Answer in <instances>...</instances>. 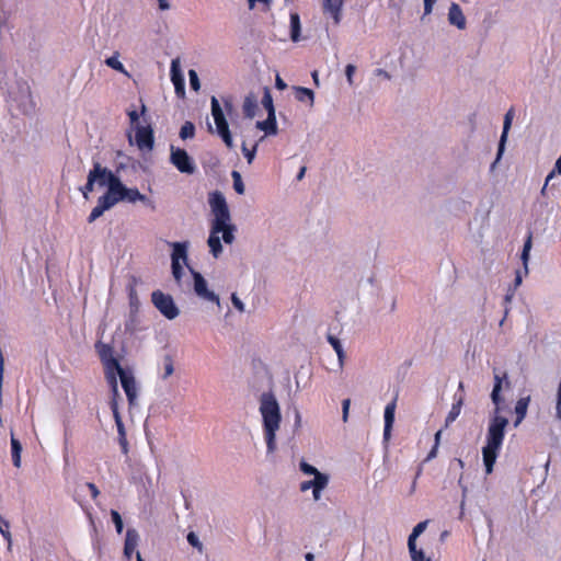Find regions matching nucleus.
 Here are the masks:
<instances>
[{"mask_svg":"<svg viewBox=\"0 0 561 561\" xmlns=\"http://www.w3.org/2000/svg\"><path fill=\"white\" fill-rule=\"evenodd\" d=\"M503 382H505L506 388L511 387L507 373H504L503 376L494 374V386L491 392V400L495 408L488 427L486 445L482 448L483 462L486 473H491L493 470V466L496 461L499 450L504 439L505 428L508 425V420L505 416L500 415V405L503 402V398L501 396Z\"/></svg>","mask_w":561,"mask_h":561,"instance_id":"1","label":"nucleus"},{"mask_svg":"<svg viewBox=\"0 0 561 561\" xmlns=\"http://www.w3.org/2000/svg\"><path fill=\"white\" fill-rule=\"evenodd\" d=\"M259 410L262 416L267 453L273 454L277 448L276 433L279 430L282 422L280 408L273 392H263L260 396Z\"/></svg>","mask_w":561,"mask_h":561,"instance_id":"2","label":"nucleus"},{"mask_svg":"<svg viewBox=\"0 0 561 561\" xmlns=\"http://www.w3.org/2000/svg\"><path fill=\"white\" fill-rule=\"evenodd\" d=\"M160 469L151 454L142 455L131 466V480L138 490L149 491L158 485Z\"/></svg>","mask_w":561,"mask_h":561,"instance_id":"3","label":"nucleus"},{"mask_svg":"<svg viewBox=\"0 0 561 561\" xmlns=\"http://www.w3.org/2000/svg\"><path fill=\"white\" fill-rule=\"evenodd\" d=\"M208 203L211 214L214 215L213 219L220 218L222 214L224 224L220 233H222L224 242L231 244L234 241V231L237 228L231 222V215L225 195L220 191H214L208 195Z\"/></svg>","mask_w":561,"mask_h":561,"instance_id":"4","label":"nucleus"},{"mask_svg":"<svg viewBox=\"0 0 561 561\" xmlns=\"http://www.w3.org/2000/svg\"><path fill=\"white\" fill-rule=\"evenodd\" d=\"M211 115L216 124V131L228 148H233V140L222 107L216 96H211Z\"/></svg>","mask_w":561,"mask_h":561,"instance_id":"5","label":"nucleus"},{"mask_svg":"<svg viewBox=\"0 0 561 561\" xmlns=\"http://www.w3.org/2000/svg\"><path fill=\"white\" fill-rule=\"evenodd\" d=\"M151 301L160 313L168 320H173L180 314V309L175 305L173 298L169 294L161 290H154L151 294Z\"/></svg>","mask_w":561,"mask_h":561,"instance_id":"6","label":"nucleus"},{"mask_svg":"<svg viewBox=\"0 0 561 561\" xmlns=\"http://www.w3.org/2000/svg\"><path fill=\"white\" fill-rule=\"evenodd\" d=\"M170 162L181 173L191 175L196 172V164L187 151L185 149L174 147L173 145L170 147Z\"/></svg>","mask_w":561,"mask_h":561,"instance_id":"7","label":"nucleus"},{"mask_svg":"<svg viewBox=\"0 0 561 561\" xmlns=\"http://www.w3.org/2000/svg\"><path fill=\"white\" fill-rule=\"evenodd\" d=\"M191 273H192L193 280H194L193 288H194L195 295L199 299L207 301V302L216 304L219 307L220 298L215 291H213L208 288V283L204 278V276L199 272L194 271L193 268H191Z\"/></svg>","mask_w":561,"mask_h":561,"instance_id":"8","label":"nucleus"},{"mask_svg":"<svg viewBox=\"0 0 561 561\" xmlns=\"http://www.w3.org/2000/svg\"><path fill=\"white\" fill-rule=\"evenodd\" d=\"M116 374L119 376L121 383L126 393L129 405H136L138 398V388L135 377L133 376L131 373L126 371L124 368H119V370L115 371V375Z\"/></svg>","mask_w":561,"mask_h":561,"instance_id":"9","label":"nucleus"},{"mask_svg":"<svg viewBox=\"0 0 561 561\" xmlns=\"http://www.w3.org/2000/svg\"><path fill=\"white\" fill-rule=\"evenodd\" d=\"M101 360L103 362L106 370V379L108 380V374H115V371L123 368L119 362L113 356V347L108 344L101 342L95 345Z\"/></svg>","mask_w":561,"mask_h":561,"instance_id":"10","label":"nucleus"},{"mask_svg":"<svg viewBox=\"0 0 561 561\" xmlns=\"http://www.w3.org/2000/svg\"><path fill=\"white\" fill-rule=\"evenodd\" d=\"M222 214L220 215V218L213 219L211 226H210V233L207 240V244L210 249V253L215 259L219 257V255L222 253V244L220 241V230H222Z\"/></svg>","mask_w":561,"mask_h":561,"instance_id":"11","label":"nucleus"},{"mask_svg":"<svg viewBox=\"0 0 561 561\" xmlns=\"http://www.w3.org/2000/svg\"><path fill=\"white\" fill-rule=\"evenodd\" d=\"M91 171H98L96 184L99 186H107V190H111L115 186V183L121 182V179L115 175L110 169L103 167L100 162L95 161L93 163V169Z\"/></svg>","mask_w":561,"mask_h":561,"instance_id":"12","label":"nucleus"},{"mask_svg":"<svg viewBox=\"0 0 561 561\" xmlns=\"http://www.w3.org/2000/svg\"><path fill=\"white\" fill-rule=\"evenodd\" d=\"M115 190L117 192L116 195L118 202L127 201L129 203H136L147 201V196L141 194L138 188H128L122 183V181L119 184L115 183Z\"/></svg>","mask_w":561,"mask_h":561,"instance_id":"13","label":"nucleus"},{"mask_svg":"<svg viewBox=\"0 0 561 561\" xmlns=\"http://www.w3.org/2000/svg\"><path fill=\"white\" fill-rule=\"evenodd\" d=\"M136 144L140 150H152L154 145L153 130L150 126H138L135 135Z\"/></svg>","mask_w":561,"mask_h":561,"instance_id":"14","label":"nucleus"},{"mask_svg":"<svg viewBox=\"0 0 561 561\" xmlns=\"http://www.w3.org/2000/svg\"><path fill=\"white\" fill-rule=\"evenodd\" d=\"M513 115H514V111H513V108H511V110H508L506 112V114L504 116L503 131H502V135H501V138H500V142H499L497 154H496L495 161L491 165V169H494L496 163L502 158V154H503L504 148H505V142H506V139H507V134H508V130H510V128L512 126Z\"/></svg>","mask_w":561,"mask_h":561,"instance_id":"15","label":"nucleus"},{"mask_svg":"<svg viewBox=\"0 0 561 561\" xmlns=\"http://www.w3.org/2000/svg\"><path fill=\"white\" fill-rule=\"evenodd\" d=\"M447 19L449 24L456 26L458 30H465L467 26L466 16L460 5L456 2L450 4Z\"/></svg>","mask_w":561,"mask_h":561,"instance_id":"16","label":"nucleus"},{"mask_svg":"<svg viewBox=\"0 0 561 561\" xmlns=\"http://www.w3.org/2000/svg\"><path fill=\"white\" fill-rule=\"evenodd\" d=\"M322 2L323 12L329 13L337 25L341 22L344 0H322Z\"/></svg>","mask_w":561,"mask_h":561,"instance_id":"17","label":"nucleus"},{"mask_svg":"<svg viewBox=\"0 0 561 561\" xmlns=\"http://www.w3.org/2000/svg\"><path fill=\"white\" fill-rule=\"evenodd\" d=\"M139 542V534L135 528H128L125 536L124 556L129 560Z\"/></svg>","mask_w":561,"mask_h":561,"instance_id":"18","label":"nucleus"},{"mask_svg":"<svg viewBox=\"0 0 561 561\" xmlns=\"http://www.w3.org/2000/svg\"><path fill=\"white\" fill-rule=\"evenodd\" d=\"M394 412H396V399L388 403L385 408V428H383V439L388 442L391 435V430L394 423Z\"/></svg>","mask_w":561,"mask_h":561,"instance_id":"19","label":"nucleus"},{"mask_svg":"<svg viewBox=\"0 0 561 561\" xmlns=\"http://www.w3.org/2000/svg\"><path fill=\"white\" fill-rule=\"evenodd\" d=\"M115 186H113L111 190H107L102 196L98 199V206H100L104 211L111 209L113 206H115L118 202L117 195H116Z\"/></svg>","mask_w":561,"mask_h":561,"instance_id":"20","label":"nucleus"},{"mask_svg":"<svg viewBox=\"0 0 561 561\" xmlns=\"http://www.w3.org/2000/svg\"><path fill=\"white\" fill-rule=\"evenodd\" d=\"M170 245L173 249L171 254V263H180V260H183V262L186 264L188 242H172Z\"/></svg>","mask_w":561,"mask_h":561,"instance_id":"21","label":"nucleus"},{"mask_svg":"<svg viewBox=\"0 0 561 561\" xmlns=\"http://www.w3.org/2000/svg\"><path fill=\"white\" fill-rule=\"evenodd\" d=\"M529 402H530V396H527V397H524V398H520L517 400L516 405H515V414H516V420L514 422L515 427H517L525 419V416L527 414Z\"/></svg>","mask_w":561,"mask_h":561,"instance_id":"22","label":"nucleus"},{"mask_svg":"<svg viewBox=\"0 0 561 561\" xmlns=\"http://www.w3.org/2000/svg\"><path fill=\"white\" fill-rule=\"evenodd\" d=\"M256 128L263 130L265 135H276L277 134V123L276 115L268 114L265 121L256 122Z\"/></svg>","mask_w":561,"mask_h":561,"instance_id":"23","label":"nucleus"},{"mask_svg":"<svg viewBox=\"0 0 561 561\" xmlns=\"http://www.w3.org/2000/svg\"><path fill=\"white\" fill-rule=\"evenodd\" d=\"M107 381L111 386V391H112L110 407H111L112 412L117 411L118 410L117 399L119 398V392H118L117 378H116L115 374H108Z\"/></svg>","mask_w":561,"mask_h":561,"instance_id":"24","label":"nucleus"},{"mask_svg":"<svg viewBox=\"0 0 561 561\" xmlns=\"http://www.w3.org/2000/svg\"><path fill=\"white\" fill-rule=\"evenodd\" d=\"M257 110V100L253 94H249L245 96L243 102V113L248 118H253L256 114Z\"/></svg>","mask_w":561,"mask_h":561,"instance_id":"25","label":"nucleus"},{"mask_svg":"<svg viewBox=\"0 0 561 561\" xmlns=\"http://www.w3.org/2000/svg\"><path fill=\"white\" fill-rule=\"evenodd\" d=\"M295 91V98L299 102H306L309 101L310 106L313 105L314 102V93L311 89L304 88V87H294Z\"/></svg>","mask_w":561,"mask_h":561,"instance_id":"26","label":"nucleus"},{"mask_svg":"<svg viewBox=\"0 0 561 561\" xmlns=\"http://www.w3.org/2000/svg\"><path fill=\"white\" fill-rule=\"evenodd\" d=\"M171 81L173 84H184V77L181 70L180 58L171 61Z\"/></svg>","mask_w":561,"mask_h":561,"instance_id":"27","label":"nucleus"},{"mask_svg":"<svg viewBox=\"0 0 561 561\" xmlns=\"http://www.w3.org/2000/svg\"><path fill=\"white\" fill-rule=\"evenodd\" d=\"M300 18L298 13H291L290 14V39L295 43L299 42L300 39Z\"/></svg>","mask_w":561,"mask_h":561,"instance_id":"28","label":"nucleus"},{"mask_svg":"<svg viewBox=\"0 0 561 561\" xmlns=\"http://www.w3.org/2000/svg\"><path fill=\"white\" fill-rule=\"evenodd\" d=\"M462 404H463V397L460 396L459 398L456 399L449 413L446 416V420H445L446 426H448L450 423H453L459 416Z\"/></svg>","mask_w":561,"mask_h":561,"instance_id":"29","label":"nucleus"},{"mask_svg":"<svg viewBox=\"0 0 561 561\" xmlns=\"http://www.w3.org/2000/svg\"><path fill=\"white\" fill-rule=\"evenodd\" d=\"M328 342L331 344V346L336 352L340 367L342 368L344 366V359H345V352L343 350V346L341 344V341L333 335H328Z\"/></svg>","mask_w":561,"mask_h":561,"instance_id":"30","label":"nucleus"},{"mask_svg":"<svg viewBox=\"0 0 561 561\" xmlns=\"http://www.w3.org/2000/svg\"><path fill=\"white\" fill-rule=\"evenodd\" d=\"M119 54L116 51L113 56L105 59V65L127 77H130L129 72L125 69L124 65L118 60Z\"/></svg>","mask_w":561,"mask_h":561,"instance_id":"31","label":"nucleus"},{"mask_svg":"<svg viewBox=\"0 0 561 561\" xmlns=\"http://www.w3.org/2000/svg\"><path fill=\"white\" fill-rule=\"evenodd\" d=\"M98 175V171H90L88 174L87 183L80 187V191L85 199H89V194L93 192Z\"/></svg>","mask_w":561,"mask_h":561,"instance_id":"32","label":"nucleus"},{"mask_svg":"<svg viewBox=\"0 0 561 561\" xmlns=\"http://www.w3.org/2000/svg\"><path fill=\"white\" fill-rule=\"evenodd\" d=\"M21 451L22 445L13 435L11 436V453H12V461L15 467H20L21 465Z\"/></svg>","mask_w":561,"mask_h":561,"instance_id":"33","label":"nucleus"},{"mask_svg":"<svg viewBox=\"0 0 561 561\" xmlns=\"http://www.w3.org/2000/svg\"><path fill=\"white\" fill-rule=\"evenodd\" d=\"M329 483V476L318 471L312 479L313 491H322Z\"/></svg>","mask_w":561,"mask_h":561,"instance_id":"34","label":"nucleus"},{"mask_svg":"<svg viewBox=\"0 0 561 561\" xmlns=\"http://www.w3.org/2000/svg\"><path fill=\"white\" fill-rule=\"evenodd\" d=\"M408 549L411 561H431L430 558L425 557L424 551L416 547V542L408 543Z\"/></svg>","mask_w":561,"mask_h":561,"instance_id":"35","label":"nucleus"},{"mask_svg":"<svg viewBox=\"0 0 561 561\" xmlns=\"http://www.w3.org/2000/svg\"><path fill=\"white\" fill-rule=\"evenodd\" d=\"M179 136L183 140L194 138V136H195V125L192 122H190V121L185 122L182 125L181 129H180Z\"/></svg>","mask_w":561,"mask_h":561,"instance_id":"36","label":"nucleus"},{"mask_svg":"<svg viewBox=\"0 0 561 561\" xmlns=\"http://www.w3.org/2000/svg\"><path fill=\"white\" fill-rule=\"evenodd\" d=\"M118 432V442L124 454L128 451V442L126 438V431L123 421L115 423Z\"/></svg>","mask_w":561,"mask_h":561,"instance_id":"37","label":"nucleus"},{"mask_svg":"<svg viewBox=\"0 0 561 561\" xmlns=\"http://www.w3.org/2000/svg\"><path fill=\"white\" fill-rule=\"evenodd\" d=\"M530 250H531V234H529L528 238L526 239L524 247H523L522 256H520V259L523 261L525 274H528V261H529Z\"/></svg>","mask_w":561,"mask_h":561,"instance_id":"38","label":"nucleus"},{"mask_svg":"<svg viewBox=\"0 0 561 561\" xmlns=\"http://www.w3.org/2000/svg\"><path fill=\"white\" fill-rule=\"evenodd\" d=\"M231 178H232V181H233V190L239 194V195H243L244 192H245V186H244V183L242 181V176L240 174V172L238 171H232L231 172Z\"/></svg>","mask_w":561,"mask_h":561,"instance_id":"39","label":"nucleus"},{"mask_svg":"<svg viewBox=\"0 0 561 561\" xmlns=\"http://www.w3.org/2000/svg\"><path fill=\"white\" fill-rule=\"evenodd\" d=\"M262 105L265 107L268 114H275V107L273 104V98L268 88H264V94L262 98Z\"/></svg>","mask_w":561,"mask_h":561,"instance_id":"40","label":"nucleus"},{"mask_svg":"<svg viewBox=\"0 0 561 561\" xmlns=\"http://www.w3.org/2000/svg\"><path fill=\"white\" fill-rule=\"evenodd\" d=\"M428 522H420L414 526L412 533L409 535L408 543L416 542L417 537L426 529Z\"/></svg>","mask_w":561,"mask_h":561,"instance_id":"41","label":"nucleus"},{"mask_svg":"<svg viewBox=\"0 0 561 561\" xmlns=\"http://www.w3.org/2000/svg\"><path fill=\"white\" fill-rule=\"evenodd\" d=\"M164 373L162 379H168L174 373L173 359L170 355L164 356Z\"/></svg>","mask_w":561,"mask_h":561,"instance_id":"42","label":"nucleus"},{"mask_svg":"<svg viewBox=\"0 0 561 561\" xmlns=\"http://www.w3.org/2000/svg\"><path fill=\"white\" fill-rule=\"evenodd\" d=\"M241 149H242V152H243L244 157L247 158L248 163L251 164L253 162L254 158H255V154H256L257 142L253 146L252 149H249L247 147V144L243 142Z\"/></svg>","mask_w":561,"mask_h":561,"instance_id":"43","label":"nucleus"},{"mask_svg":"<svg viewBox=\"0 0 561 561\" xmlns=\"http://www.w3.org/2000/svg\"><path fill=\"white\" fill-rule=\"evenodd\" d=\"M129 305H130V312L134 313L138 310L139 300L137 293L134 287L129 288Z\"/></svg>","mask_w":561,"mask_h":561,"instance_id":"44","label":"nucleus"},{"mask_svg":"<svg viewBox=\"0 0 561 561\" xmlns=\"http://www.w3.org/2000/svg\"><path fill=\"white\" fill-rule=\"evenodd\" d=\"M188 78H190L191 88L196 92L199 91L201 82H199L198 75L194 69L188 70Z\"/></svg>","mask_w":561,"mask_h":561,"instance_id":"45","label":"nucleus"},{"mask_svg":"<svg viewBox=\"0 0 561 561\" xmlns=\"http://www.w3.org/2000/svg\"><path fill=\"white\" fill-rule=\"evenodd\" d=\"M111 517H112V520H113V523L115 525L116 531L118 534H122L124 525H123V519H122L119 513L117 511H115V510H112L111 511Z\"/></svg>","mask_w":561,"mask_h":561,"instance_id":"46","label":"nucleus"},{"mask_svg":"<svg viewBox=\"0 0 561 561\" xmlns=\"http://www.w3.org/2000/svg\"><path fill=\"white\" fill-rule=\"evenodd\" d=\"M187 542L194 547L197 548L199 551L202 550V542L199 541L198 536L194 531H190L186 536Z\"/></svg>","mask_w":561,"mask_h":561,"instance_id":"47","label":"nucleus"},{"mask_svg":"<svg viewBox=\"0 0 561 561\" xmlns=\"http://www.w3.org/2000/svg\"><path fill=\"white\" fill-rule=\"evenodd\" d=\"M171 268H172V275H173L174 279L178 283H180L182 275H183V268H182L181 264L180 263H171Z\"/></svg>","mask_w":561,"mask_h":561,"instance_id":"48","label":"nucleus"},{"mask_svg":"<svg viewBox=\"0 0 561 561\" xmlns=\"http://www.w3.org/2000/svg\"><path fill=\"white\" fill-rule=\"evenodd\" d=\"M300 470L306 474H316L319 470L306 461L300 462Z\"/></svg>","mask_w":561,"mask_h":561,"instance_id":"49","label":"nucleus"},{"mask_svg":"<svg viewBox=\"0 0 561 561\" xmlns=\"http://www.w3.org/2000/svg\"><path fill=\"white\" fill-rule=\"evenodd\" d=\"M103 214H104V210L100 206L96 205L92 209V211L88 218V221L91 224V222L95 221L99 217H101Z\"/></svg>","mask_w":561,"mask_h":561,"instance_id":"50","label":"nucleus"},{"mask_svg":"<svg viewBox=\"0 0 561 561\" xmlns=\"http://www.w3.org/2000/svg\"><path fill=\"white\" fill-rule=\"evenodd\" d=\"M356 71V67L352 64H348L346 67H345V76H346V79H347V82L350 85H353V76Z\"/></svg>","mask_w":561,"mask_h":561,"instance_id":"51","label":"nucleus"},{"mask_svg":"<svg viewBox=\"0 0 561 561\" xmlns=\"http://www.w3.org/2000/svg\"><path fill=\"white\" fill-rule=\"evenodd\" d=\"M350 405H351L350 399H344L342 401V420H343V422H347V420H348Z\"/></svg>","mask_w":561,"mask_h":561,"instance_id":"52","label":"nucleus"},{"mask_svg":"<svg viewBox=\"0 0 561 561\" xmlns=\"http://www.w3.org/2000/svg\"><path fill=\"white\" fill-rule=\"evenodd\" d=\"M231 302L237 310H239L240 312L244 311V304L234 293L231 295Z\"/></svg>","mask_w":561,"mask_h":561,"instance_id":"53","label":"nucleus"},{"mask_svg":"<svg viewBox=\"0 0 561 561\" xmlns=\"http://www.w3.org/2000/svg\"><path fill=\"white\" fill-rule=\"evenodd\" d=\"M423 1H424V14H423V18H424L425 15H428V14L432 13L434 4L436 3V0H423Z\"/></svg>","mask_w":561,"mask_h":561,"instance_id":"54","label":"nucleus"},{"mask_svg":"<svg viewBox=\"0 0 561 561\" xmlns=\"http://www.w3.org/2000/svg\"><path fill=\"white\" fill-rule=\"evenodd\" d=\"M175 93L179 98H184L185 95V83L184 84H174Z\"/></svg>","mask_w":561,"mask_h":561,"instance_id":"55","label":"nucleus"},{"mask_svg":"<svg viewBox=\"0 0 561 561\" xmlns=\"http://www.w3.org/2000/svg\"><path fill=\"white\" fill-rule=\"evenodd\" d=\"M158 7L161 11H167L171 8L169 0H158Z\"/></svg>","mask_w":561,"mask_h":561,"instance_id":"56","label":"nucleus"},{"mask_svg":"<svg viewBox=\"0 0 561 561\" xmlns=\"http://www.w3.org/2000/svg\"><path fill=\"white\" fill-rule=\"evenodd\" d=\"M375 75L377 77H382V78L388 79V80L391 78V76L389 75L388 71H386L383 69H380V68L375 70Z\"/></svg>","mask_w":561,"mask_h":561,"instance_id":"57","label":"nucleus"},{"mask_svg":"<svg viewBox=\"0 0 561 561\" xmlns=\"http://www.w3.org/2000/svg\"><path fill=\"white\" fill-rule=\"evenodd\" d=\"M248 2H249V8L253 9L255 2H262L268 7L271 4L272 0H248Z\"/></svg>","mask_w":561,"mask_h":561,"instance_id":"58","label":"nucleus"},{"mask_svg":"<svg viewBox=\"0 0 561 561\" xmlns=\"http://www.w3.org/2000/svg\"><path fill=\"white\" fill-rule=\"evenodd\" d=\"M275 85L278 90H284L287 87V84L278 76L276 77Z\"/></svg>","mask_w":561,"mask_h":561,"instance_id":"59","label":"nucleus"},{"mask_svg":"<svg viewBox=\"0 0 561 561\" xmlns=\"http://www.w3.org/2000/svg\"><path fill=\"white\" fill-rule=\"evenodd\" d=\"M523 276L520 271H516L515 279H514V286L515 288L518 287L522 284Z\"/></svg>","mask_w":561,"mask_h":561,"instance_id":"60","label":"nucleus"},{"mask_svg":"<svg viewBox=\"0 0 561 561\" xmlns=\"http://www.w3.org/2000/svg\"><path fill=\"white\" fill-rule=\"evenodd\" d=\"M312 488V480H308L301 483L300 491H308Z\"/></svg>","mask_w":561,"mask_h":561,"instance_id":"61","label":"nucleus"},{"mask_svg":"<svg viewBox=\"0 0 561 561\" xmlns=\"http://www.w3.org/2000/svg\"><path fill=\"white\" fill-rule=\"evenodd\" d=\"M224 105L228 113H230L233 108L232 102L230 99H224Z\"/></svg>","mask_w":561,"mask_h":561,"instance_id":"62","label":"nucleus"},{"mask_svg":"<svg viewBox=\"0 0 561 561\" xmlns=\"http://www.w3.org/2000/svg\"><path fill=\"white\" fill-rule=\"evenodd\" d=\"M128 116L131 123H136L139 119L138 113L136 111L129 112Z\"/></svg>","mask_w":561,"mask_h":561,"instance_id":"63","label":"nucleus"},{"mask_svg":"<svg viewBox=\"0 0 561 561\" xmlns=\"http://www.w3.org/2000/svg\"><path fill=\"white\" fill-rule=\"evenodd\" d=\"M112 413H113V417L115 420V423L123 421L122 416H121V413H119V410L113 411Z\"/></svg>","mask_w":561,"mask_h":561,"instance_id":"64","label":"nucleus"}]
</instances>
